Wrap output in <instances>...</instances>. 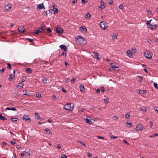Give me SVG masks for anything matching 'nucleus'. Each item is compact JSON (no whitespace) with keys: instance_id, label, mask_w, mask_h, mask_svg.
Segmentation results:
<instances>
[{"instance_id":"obj_46","label":"nucleus","mask_w":158,"mask_h":158,"mask_svg":"<svg viewBox=\"0 0 158 158\" xmlns=\"http://www.w3.org/2000/svg\"><path fill=\"white\" fill-rule=\"evenodd\" d=\"M76 80V79L75 78H73L72 79L71 81V82L72 83H73Z\"/></svg>"},{"instance_id":"obj_52","label":"nucleus","mask_w":158,"mask_h":158,"mask_svg":"<svg viewBox=\"0 0 158 158\" xmlns=\"http://www.w3.org/2000/svg\"><path fill=\"white\" fill-rule=\"evenodd\" d=\"M97 137L99 139H104V137H102V136H97Z\"/></svg>"},{"instance_id":"obj_20","label":"nucleus","mask_w":158,"mask_h":158,"mask_svg":"<svg viewBox=\"0 0 158 158\" xmlns=\"http://www.w3.org/2000/svg\"><path fill=\"white\" fill-rule=\"evenodd\" d=\"M24 85L23 84L21 83H19L18 84L17 87L18 88H22L24 86Z\"/></svg>"},{"instance_id":"obj_42","label":"nucleus","mask_w":158,"mask_h":158,"mask_svg":"<svg viewBox=\"0 0 158 158\" xmlns=\"http://www.w3.org/2000/svg\"><path fill=\"white\" fill-rule=\"evenodd\" d=\"M61 157L62 158H67V156L64 154H62L61 155Z\"/></svg>"},{"instance_id":"obj_4","label":"nucleus","mask_w":158,"mask_h":158,"mask_svg":"<svg viewBox=\"0 0 158 158\" xmlns=\"http://www.w3.org/2000/svg\"><path fill=\"white\" fill-rule=\"evenodd\" d=\"M111 67L115 71H118L119 70V67L115 63H111L110 64Z\"/></svg>"},{"instance_id":"obj_25","label":"nucleus","mask_w":158,"mask_h":158,"mask_svg":"<svg viewBox=\"0 0 158 158\" xmlns=\"http://www.w3.org/2000/svg\"><path fill=\"white\" fill-rule=\"evenodd\" d=\"M6 109L7 110H12L13 111L16 110V109L15 107H12L11 108L6 107Z\"/></svg>"},{"instance_id":"obj_14","label":"nucleus","mask_w":158,"mask_h":158,"mask_svg":"<svg viewBox=\"0 0 158 158\" xmlns=\"http://www.w3.org/2000/svg\"><path fill=\"white\" fill-rule=\"evenodd\" d=\"M127 56L130 58H132L133 56L132 52L130 50H127Z\"/></svg>"},{"instance_id":"obj_36","label":"nucleus","mask_w":158,"mask_h":158,"mask_svg":"<svg viewBox=\"0 0 158 158\" xmlns=\"http://www.w3.org/2000/svg\"><path fill=\"white\" fill-rule=\"evenodd\" d=\"M11 120L13 122L17 121V120H19V119L17 118H11Z\"/></svg>"},{"instance_id":"obj_12","label":"nucleus","mask_w":158,"mask_h":158,"mask_svg":"<svg viewBox=\"0 0 158 158\" xmlns=\"http://www.w3.org/2000/svg\"><path fill=\"white\" fill-rule=\"evenodd\" d=\"M18 30L20 33H22L24 31L25 29L23 27L20 26L19 27Z\"/></svg>"},{"instance_id":"obj_60","label":"nucleus","mask_w":158,"mask_h":158,"mask_svg":"<svg viewBox=\"0 0 158 158\" xmlns=\"http://www.w3.org/2000/svg\"><path fill=\"white\" fill-rule=\"evenodd\" d=\"M123 141L126 144H127L128 145H129V144L127 142L126 140L125 139H124L123 140Z\"/></svg>"},{"instance_id":"obj_58","label":"nucleus","mask_w":158,"mask_h":158,"mask_svg":"<svg viewBox=\"0 0 158 158\" xmlns=\"http://www.w3.org/2000/svg\"><path fill=\"white\" fill-rule=\"evenodd\" d=\"M47 30L49 32H51V29H50V28H48V27L47 28Z\"/></svg>"},{"instance_id":"obj_31","label":"nucleus","mask_w":158,"mask_h":158,"mask_svg":"<svg viewBox=\"0 0 158 158\" xmlns=\"http://www.w3.org/2000/svg\"><path fill=\"white\" fill-rule=\"evenodd\" d=\"M0 119L2 120H6L7 119L4 116H2V115L0 114Z\"/></svg>"},{"instance_id":"obj_17","label":"nucleus","mask_w":158,"mask_h":158,"mask_svg":"<svg viewBox=\"0 0 158 158\" xmlns=\"http://www.w3.org/2000/svg\"><path fill=\"white\" fill-rule=\"evenodd\" d=\"M37 8L40 9L45 8L44 5L43 3H42L41 4L38 5H37Z\"/></svg>"},{"instance_id":"obj_34","label":"nucleus","mask_w":158,"mask_h":158,"mask_svg":"<svg viewBox=\"0 0 158 158\" xmlns=\"http://www.w3.org/2000/svg\"><path fill=\"white\" fill-rule=\"evenodd\" d=\"M158 134L157 133L153 135L149 136V137L150 138H153L155 136H158Z\"/></svg>"},{"instance_id":"obj_51","label":"nucleus","mask_w":158,"mask_h":158,"mask_svg":"<svg viewBox=\"0 0 158 158\" xmlns=\"http://www.w3.org/2000/svg\"><path fill=\"white\" fill-rule=\"evenodd\" d=\"M8 66H7V68L9 69H10L11 68V65L9 63H8L7 64Z\"/></svg>"},{"instance_id":"obj_39","label":"nucleus","mask_w":158,"mask_h":158,"mask_svg":"<svg viewBox=\"0 0 158 158\" xmlns=\"http://www.w3.org/2000/svg\"><path fill=\"white\" fill-rule=\"evenodd\" d=\"M118 137L117 136H115L111 135L110 136V138L111 139H114L118 138Z\"/></svg>"},{"instance_id":"obj_26","label":"nucleus","mask_w":158,"mask_h":158,"mask_svg":"<svg viewBox=\"0 0 158 158\" xmlns=\"http://www.w3.org/2000/svg\"><path fill=\"white\" fill-rule=\"evenodd\" d=\"M77 141H78V143H80L81 144V145H82L84 147H86V144H85V143L83 141H80V140H78Z\"/></svg>"},{"instance_id":"obj_47","label":"nucleus","mask_w":158,"mask_h":158,"mask_svg":"<svg viewBox=\"0 0 158 158\" xmlns=\"http://www.w3.org/2000/svg\"><path fill=\"white\" fill-rule=\"evenodd\" d=\"M62 55L65 57H66V53L64 52H63L62 54Z\"/></svg>"},{"instance_id":"obj_43","label":"nucleus","mask_w":158,"mask_h":158,"mask_svg":"<svg viewBox=\"0 0 158 158\" xmlns=\"http://www.w3.org/2000/svg\"><path fill=\"white\" fill-rule=\"evenodd\" d=\"M130 115L129 113H127L125 115V117L127 118H128L130 117Z\"/></svg>"},{"instance_id":"obj_3","label":"nucleus","mask_w":158,"mask_h":158,"mask_svg":"<svg viewBox=\"0 0 158 158\" xmlns=\"http://www.w3.org/2000/svg\"><path fill=\"white\" fill-rule=\"evenodd\" d=\"M99 25L101 29L103 30H106L108 27L107 23L104 21H102L100 22Z\"/></svg>"},{"instance_id":"obj_21","label":"nucleus","mask_w":158,"mask_h":158,"mask_svg":"<svg viewBox=\"0 0 158 158\" xmlns=\"http://www.w3.org/2000/svg\"><path fill=\"white\" fill-rule=\"evenodd\" d=\"M45 131H46V133L47 134L50 135H52V133L51 132V131H50V130H49L48 128H45Z\"/></svg>"},{"instance_id":"obj_53","label":"nucleus","mask_w":158,"mask_h":158,"mask_svg":"<svg viewBox=\"0 0 158 158\" xmlns=\"http://www.w3.org/2000/svg\"><path fill=\"white\" fill-rule=\"evenodd\" d=\"M132 50L133 51V52L135 53L136 52V50L135 48H132Z\"/></svg>"},{"instance_id":"obj_50","label":"nucleus","mask_w":158,"mask_h":158,"mask_svg":"<svg viewBox=\"0 0 158 158\" xmlns=\"http://www.w3.org/2000/svg\"><path fill=\"white\" fill-rule=\"evenodd\" d=\"M100 89L101 91L102 92H103L105 91L103 87H100Z\"/></svg>"},{"instance_id":"obj_27","label":"nucleus","mask_w":158,"mask_h":158,"mask_svg":"<svg viewBox=\"0 0 158 158\" xmlns=\"http://www.w3.org/2000/svg\"><path fill=\"white\" fill-rule=\"evenodd\" d=\"M139 93L140 94H146V90H139Z\"/></svg>"},{"instance_id":"obj_28","label":"nucleus","mask_w":158,"mask_h":158,"mask_svg":"<svg viewBox=\"0 0 158 158\" xmlns=\"http://www.w3.org/2000/svg\"><path fill=\"white\" fill-rule=\"evenodd\" d=\"M26 71L27 73H31L32 72L31 69L30 68H27L26 70Z\"/></svg>"},{"instance_id":"obj_48","label":"nucleus","mask_w":158,"mask_h":158,"mask_svg":"<svg viewBox=\"0 0 158 158\" xmlns=\"http://www.w3.org/2000/svg\"><path fill=\"white\" fill-rule=\"evenodd\" d=\"M151 21V20H150L149 21H148L147 22V24L149 26L150 24H151L150 23V22Z\"/></svg>"},{"instance_id":"obj_64","label":"nucleus","mask_w":158,"mask_h":158,"mask_svg":"<svg viewBox=\"0 0 158 158\" xmlns=\"http://www.w3.org/2000/svg\"><path fill=\"white\" fill-rule=\"evenodd\" d=\"M147 12L148 15H150L151 14V11L150 10H147Z\"/></svg>"},{"instance_id":"obj_16","label":"nucleus","mask_w":158,"mask_h":158,"mask_svg":"<svg viewBox=\"0 0 158 158\" xmlns=\"http://www.w3.org/2000/svg\"><path fill=\"white\" fill-rule=\"evenodd\" d=\"M148 107H144V106H141L139 108L140 110L141 111H145L146 112L148 110Z\"/></svg>"},{"instance_id":"obj_38","label":"nucleus","mask_w":158,"mask_h":158,"mask_svg":"<svg viewBox=\"0 0 158 158\" xmlns=\"http://www.w3.org/2000/svg\"><path fill=\"white\" fill-rule=\"evenodd\" d=\"M117 36L115 35H113L112 36V38L113 40H114L117 39Z\"/></svg>"},{"instance_id":"obj_54","label":"nucleus","mask_w":158,"mask_h":158,"mask_svg":"<svg viewBox=\"0 0 158 158\" xmlns=\"http://www.w3.org/2000/svg\"><path fill=\"white\" fill-rule=\"evenodd\" d=\"M109 3L110 4H112L113 3V2L112 0H110L109 2Z\"/></svg>"},{"instance_id":"obj_44","label":"nucleus","mask_w":158,"mask_h":158,"mask_svg":"<svg viewBox=\"0 0 158 158\" xmlns=\"http://www.w3.org/2000/svg\"><path fill=\"white\" fill-rule=\"evenodd\" d=\"M82 3L83 4H85L87 2V0H82Z\"/></svg>"},{"instance_id":"obj_6","label":"nucleus","mask_w":158,"mask_h":158,"mask_svg":"<svg viewBox=\"0 0 158 158\" xmlns=\"http://www.w3.org/2000/svg\"><path fill=\"white\" fill-rule=\"evenodd\" d=\"M100 5L99 6V8H101L102 10L105 9L106 6L105 2L101 0L100 1Z\"/></svg>"},{"instance_id":"obj_49","label":"nucleus","mask_w":158,"mask_h":158,"mask_svg":"<svg viewBox=\"0 0 158 158\" xmlns=\"http://www.w3.org/2000/svg\"><path fill=\"white\" fill-rule=\"evenodd\" d=\"M127 124H128L130 126L129 127H131L132 126V124L131 122H127Z\"/></svg>"},{"instance_id":"obj_24","label":"nucleus","mask_w":158,"mask_h":158,"mask_svg":"<svg viewBox=\"0 0 158 158\" xmlns=\"http://www.w3.org/2000/svg\"><path fill=\"white\" fill-rule=\"evenodd\" d=\"M86 122L87 123L92 124L93 123L91 120L87 118H85Z\"/></svg>"},{"instance_id":"obj_59","label":"nucleus","mask_w":158,"mask_h":158,"mask_svg":"<svg viewBox=\"0 0 158 158\" xmlns=\"http://www.w3.org/2000/svg\"><path fill=\"white\" fill-rule=\"evenodd\" d=\"M27 39L29 41H30L31 42H32L34 41V40L33 39H31L28 38V39Z\"/></svg>"},{"instance_id":"obj_35","label":"nucleus","mask_w":158,"mask_h":158,"mask_svg":"<svg viewBox=\"0 0 158 158\" xmlns=\"http://www.w3.org/2000/svg\"><path fill=\"white\" fill-rule=\"evenodd\" d=\"M119 8L120 9H121L122 10H123L124 9V8L122 4H120L119 5Z\"/></svg>"},{"instance_id":"obj_8","label":"nucleus","mask_w":158,"mask_h":158,"mask_svg":"<svg viewBox=\"0 0 158 158\" xmlns=\"http://www.w3.org/2000/svg\"><path fill=\"white\" fill-rule=\"evenodd\" d=\"M12 8V5L11 4H8L5 6V11L10 10Z\"/></svg>"},{"instance_id":"obj_30","label":"nucleus","mask_w":158,"mask_h":158,"mask_svg":"<svg viewBox=\"0 0 158 158\" xmlns=\"http://www.w3.org/2000/svg\"><path fill=\"white\" fill-rule=\"evenodd\" d=\"M53 11H54V14L57 13L58 12V10L57 8H54Z\"/></svg>"},{"instance_id":"obj_45","label":"nucleus","mask_w":158,"mask_h":158,"mask_svg":"<svg viewBox=\"0 0 158 158\" xmlns=\"http://www.w3.org/2000/svg\"><path fill=\"white\" fill-rule=\"evenodd\" d=\"M25 152L27 153L28 155V156H30L31 154V153L30 152H28V151L27 150H25L24 151Z\"/></svg>"},{"instance_id":"obj_23","label":"nucleus","mask_w":158,"mask_h":158,"mask_svg":"<svg viewBox=\"0 0 158 158\" xmlns=\"http://www.w3.org/2000/svg\"><path fill=\"white\" fill-rule=\"evenodd\" d=\"M91 17V15L89 13H88L86 14L85 16V18L86 19H90Z\"/></svg>"},{"instance_id":"obj_63","label":"nucleus","mask_w":158,"mask_h":158,"mask_svg":"<svg viewBox=\"0 0 158 158\" xmlns=\"http://www.w3.org/2000/svg\"><path fill=\"white\" fill-rule=\"evenodd\" d=\"M13 79V77H12V75H11L10 74V75L9 79H11V80H12V79Z\"/></svg>"},{"instance_id":"obj_57","label":"nucleus","mask_w":158,"mask_h":158,"mask_svg":"<svg viewBox=\"0 0 158 158\" xmlns=\"http://www.w3.org/2000/svg\"><path fill=\"white\" fill-rule=\"evenodd\" d=\"M118 118L117 116H114L113 117V119L114 120H117Z\"/></svg>"},{"instance_id":"obj_7","label":"nucleus","mask_w":158,"mask_h":158,"mask_svg":"<svg viewBox=\"0 0 158 158\" xmlns=\"http://www.w3.org/2000/svg\"><path fill=\"white\" fill-rule=\"evenodd\" d=\"M143 129V126L141 124H138L136 125L135 128V130L136 131H140L142 130Z\"/></svg>"},{"instance_id":"obj_41","label":"nucleus","mask_w":158,"mask_h":158,"mask_svg":"<svg viewBox=\"0 0 158 158\" xmlns=\"http://www.w3.org/2000/svg\"><path fill=\"white\" fill-rule=\"evenodd\" d=\"M36 96L38 98H41V95L40 94L37 93L36 94Z\"/></svg>"},{"instance_id":"obj_55","label":"nucleus","mask_w":158,"mask_h":158,"mask_svg":"<svg viewBox=\"0 0 158 158\" xmlns=\"http://www.w3.org/2000/svg\"><path fill=\"white\" fill-rule=\"evenodd\" d=\"M89 157L91 158L92 157V154H91L89 153H87Z\"/></svg>"},{"instance_id":"obj_13","label":"nucleus","mask_w":158,"mask_h":158,"mask_svg":"<svg viewBox=\"0 0 158 158\" xmlns=\"http://www.w3.org/2000/svg\"><path fill=\"white\" fill-rule=\"evenodd\" d=\"M157 25L156 24L152 25V24H150L149 26V28L152 30H155L156 29Z\"/></svg>"},{"instance_id":"obj_32","label":"nucleus","mask_w":158,"mask_h":158,"mask_svg":"<svg viewBox=\"0 0 158 158\" xmlns=\"http://www.w3.org/2000/svg\"><path fill=\"white\" fill-rule=\"evenodd\" d=\"M23 92L24 95L27 96H30V94L29 93H27V91L26 90H23Z\"/></svg>"},{"instance_id":"obj_29","label":"nucleus","mask_w":158,"mask_h":158,"mask_svg":"<svg viewBox=\"0 0 158 158\" xmlns=\"http://www.w3.org/2000/svg\"><path fill=\"white\" fill-rule=\"evenodd\" d=\"M80 29L81 30H83V31H84L85 32L87 31L86 28L84 26H82L80 27Z\"/></svg>"},{"instance_id":"obj_2","label":"nucleus","mask_w":158,"mask_h":158,"mask_svg":"<svg viewBox=\"0 0 158 158\" xmlns=\"http://www.w3.org/2000/svg\"><path fill=\"white\" fill-rule=\"evenodd\" d=\"M73 105H72V104L71 103H67L66 105H65L64 106V108L65 109L67 110H69L70 111L73 110Z\"/></svg>"},{"instance_id":"obj_9","label":"nucleus","mask_w":158,"mask_h":158,"mask_svg":"<svg viewBox=\"0 0 158 158\" xmlns=\"http://www.w3.org/2000/svg\"><path fill=\"white\" fill-rule=\"evenodd\" d=\"M23 119L25 121H28L29 122L31 121L30 118L28 115H24L23 117Z\"/></svg>"},{"instance_id":"obj_22","label":"nucleus","mask_w":158,"mask_h":158,"mask_svg":"<svg viewBox=\"0 0 158 158\" xmlns=\"http://www.w3.org/2000/svg\"><path fill=\"white\" fill-rule=\"evenodd\" d=\"M80 91L82 92H84L85 91V88L84 85H81L80 86Z\"/></svg>"},{"instance_id":"obj_61","label":"nucleus","mask_w":158,"mask_h":158,"mask_svg":"<svg viewBox=\"0 0 158 158\" xmlns=\"http://www.w3.org/2000/svg\"><path fill=\"white\" fill-rule=\"evenodd\" d=\"M10 143H11L13 144V145H14L15 144V142L14 141H11Z\"/></svg>"},{"instance_id":"obj_18","label":"nucleus","mask_w":158,"mask_h":158,"mask_svg":"<svg viewBox=\"0 0 158 158\" xmlns=\"http://www.w3.org/2000/svg\"><path fill=\"white\" fill-rule=\"evenodd\" d=\"M94 58L97 60H99L100 58L98 57L99 54L97 52H94Z\"/></svg>"},{"instance_id":"obj_37","label":"nucleus","mask_w":158,"mask_h":158,"mask_svg":"<svg viewBox=\"0 0 158 158\" xmlns=\"http://www.w3.org/2000/svg\"><path fill=\"white\" fill-rule=\"evenodd\" d=\"M42 81H43V83L45 84V83H46V81H47L46 78L45 77H44L43 79H42Z\"/></svg>"},{"instance_id":"obj_5","label":"nucleus","mask_w":158,"mask_h":158,"mask_svg":"<svg viewBox=\"0 0 158 158\" xmlns=\"http://www.w3.org/2000/svg\"><path fill=\"white\" fill-rule=\"evenodd\" d=\"M144 55L145 56L149 59H151L152 56V53L149 51L146 50L144 52Z\"/></svg>"},{"instance_id":"obj_15","label":"nucleus","mask_w":158,"mask_h":158,"mask_svg":"<svg viewBox=\"0 0 158 158\" xmlns=\"http://www.w3.org/2000/svg\"><path fill=\"white\" fill-rule=\"evenodd\" d=\"M60 47L62 50H64V51H66L67 50V48L65 45H61L60 46Z\"/></svg>"},{"instance_id":"obj_56","label":"nucleus","mask_w":158,"mask_h":158,"mask_svg":"<svg viewBox=\"0 0 158 158\" xmlns=\"http://www.w3.org/2000/svg\"><path fill=\"white\" fill-rule=\"evenodd\" d=\"M100 89H97V91H96V92H97V93L98 94H99V93H100Z\"/></svg>"},{"instance_id":"obj_11","label":"nucleus","mask_w":158,"mask_h":158,"mask_svg":"<svg viewBox=\"0 0 158 158\" xmlns=\"http://www.w3.org/2000/svg\"><path fill=\"white\" fill-rule=\"evenodd\" d=\"M44 31V30L42 28H39L36 31L34 32L33 34H38L39 33L42 32Z\"/></svg>"},{"instance_id":"obj_40","label":"nucleus","mask_w":158,"mask_h":158,"mask_svg":"<svg viewBox=\"0 0 158 158\" xmlns=\"http://www.w3.org/2000/svg\"><path fill=\"white\" fill-rule=\"evenodd\" d=\"M153 85L156 89H158V85L156 83H154L153 84Z\"/></svg>"},{"instance_id":"obj_33","label":"nucleus","mask_w":158,"mask_h":158,"mask_svg":"<svg viewBox=\"0 0 158 158\" xmlns=\"http://www.w3.org/2000/svg\"><path fill=\"white\" fill-rule=\"evenodd\" d=\"M104 101L105 103H108L109 101V99L108 98L106 97L104 99Z\"/></svg>"},{"instance_id":"obj_62","label":"nucleus","mask_w":158,"mask_h":158,"mask_svg":"<svg viewBox=\"0 0 158 158\" xmlns=\"http://www.w3.org/2000/svg\"><path fill=\"white\" fill-rule=\"evenodd\" d=\"M61 145L60 144H59L57 145V148H60L61 147Z\"/></svg>"},{"instance_id":"obj_19","label":"nucleus","mask_w":158,"mask_h":158,"mask_svg":"<svg viewBox=\"0 0 158 158\" xmlns=\"http://www.w3.org/2000/svg\"><path fill=\"white\" fill-rule=\"evenodd\" d=\"M35 118L37 119L40 120H42L43 118L40 117L39 114L38 113H35Z\"/></svg>"},{"instance_id":"obj_1","label":"nucleus","mask_w":158,"mask_h":158,"mask_svg":"<svg viewBox=\"0 0 158 158\" xmlns=\"http://www.w3.org/2000/svg\"><path fill=\"white\" fill-rule=\"evenodd\" d=\"M75 40L78 43L81 44H85L86 43V40L80 35H78L76 38Z\"/></svg>"},{"instance_id":"obj_10","label":"nucleus","mask_w":158,"mask_h":158,"mask_svg":"<svg viewBox=\"0 0 158 158\" xmlns=\"http://www.w3.org/2000/svg\"><path fill=\"white\" fill-rule=\"evenodd\" d=\"M56 31L59 34H62L63 31V29L59 27H57L56 28Z\"/></svg>"}]
</instances>
